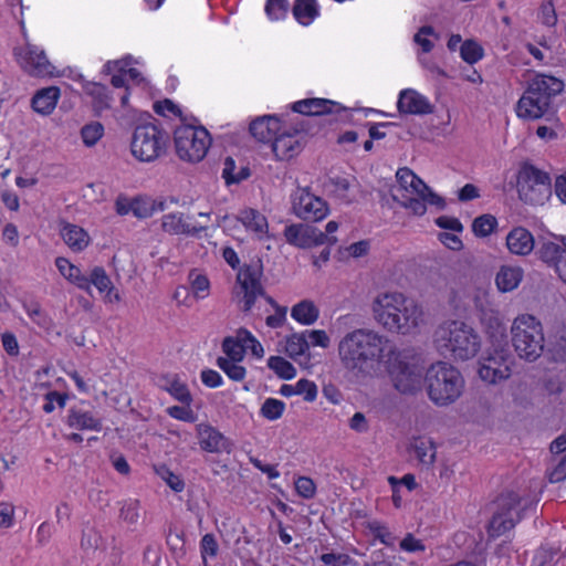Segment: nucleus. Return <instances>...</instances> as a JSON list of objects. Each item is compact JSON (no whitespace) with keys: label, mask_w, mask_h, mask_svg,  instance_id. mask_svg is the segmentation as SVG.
Wrapping results in <instances>:
<instances>
[{"label":"nucleus","mask_w":566,"mask_h":566,"mask_svg":"<svg viewBox=\"0 0 566 566\" xmlns=\"http://www.w3.org/2000/svg\"><path fill=\"white\" fill-rule=\"evenodd\" d=\"M60 98V88L57 86H49L39 90L32 98V108L41 115H50Z\"/></svg>","instance_id":"nucleus-28"},{"label":"nucleus","mask_w":566,"mask_h":566,"mask_svg":"<svg viewBox=\"0 0 566 566\" xmlns=\"http://www.w3.org/2000/svg\"><path fill=\"white\" fill-rule=\"evenodd\" d=\"M512 344L520 358L535 361L544 350V332L539 319L531 314L516 316L511 326Z\"/></svg>","instance_id":"nucleus-7"},{"label":"nucleus","mask_w":566,"mask_h":566,"mask_svg":"<svg viewBox=\"0 0 566 566\" xmlns=\"http://www.w3.org/2000/svg\"><path fill=\"white\" fill-rule=\"evenodd\" d=\"M524 276L521 266L502 265L496 273L495 284L499 291L506 293L517 289Z\"/></svg>","instance_id":"nucleus-31"},{"label":"nucleus","mask_w":566,"mask_h":566,"mask_svg":"<svg viewBox=\"0 0 566 566\" xmlns=\"http://www.w3.org/2000/svg\"><path fill=\"white\" fill-rule=\"evenodd\" d=\"M399 113L408 115H428L433 113V105L419 92L412 88L402 90L397 102Z\"/></svg>","instance_id":"nucleus-22"},{"label":"nucleus","mask_w":566,"mask_h":566,"mask_svg":"<svg viewBox=\"0 0 566 566\" xmlns=\"http://www.w3.org/2000/svg\"><path fill=\"white\" fill-rule=\"evenodd\" d=\"M390 340L371 328H356L346 333L338 342L340 365L356 376H370L374 366L386 359Z\"/></svg>","instance_id":"nucleus-1"},{"label":"nucleus","mask_w":566,"mask_h":566,"mask_svg":"<svg viewBox=\"0 0 566 566\" xmlns=\"http://www.w3.org/2000/svg\"><path fill=\"white\" fill-rule=\"evenodd\" d=\"M403 552L417 553L423 552L426 546L422 541L416 538L411 533H408L399 544Z\"/></svg>","instance_id":"nucleus-63"},{"label":"nucleus","mask_w":566,"mask_h":566,"mask_svg":"<svg viewBox=\"0 0 566 566\" xmlns=\"http://www.w3.org/2000/svg\"><path fill=\"white\" fill-rule=\"evenodd\" d=\"M287 0H268L265 4V13L273 21L282 20L289 12Z\"/></svg>","instance_id":"nucleus-51"},{"label":"nucleus","mask_w":566,"mask_h":566,"mask_svg":"<svg viewBox=\"0 0 566 566\" xmlns=\"http://www.w3.org/2000/svg\"><path fill=\"white\" fill-rule=\"evenodd\" d=\"M266 301L275 308V313L266 317V325L277 328L283 325L286 318V307L277 305L270 296H265Z\"/></svg>","instance_id":"nucleus-56"},{"label":"nucleus","mask_w":566,"mask_h":566,"mask_svg":"<svg viewBox=\"0 0 566 566\" xmlns=\"http://www.w3.org/2000/svg\"><path fill=\"white\" fill-rule=\"evenodd\" d=\"M190 279H191V287H192V291H193V294L196 295V297L205 298L209 292V286H210L209 280L205 275L195 274V273L190 274Z\"/></svg>","instance_id":"nucleus-57"},{"label":"nucleus","mask_w":566,"mask_h":566,"mask_svg":"<svg viewBox=\"0 0 566 566\" xmlns=\"http://www.w3.org/2000/svg\"><path fill=\"white\" fill-rule=\"evenodd\" d=\"M518 198L531 206H542L552 196V179L548 172L524 163L517 172Z\"/></svg>","instance_id":"nucleus-9"},{"label":"nucleus","mask_w":566,"mask_h":566,"mask_svg":"<svg viewBox=\"0 0 566 566\" xmlns=\"http://www.w3.org/2000/svg\"><path fill=\"white\" fill-rule=\"evenodd\" d=\"M293 15L296 21L303 25H308L318 15V6L316 0H295L293 6Z\"/></svg>","instance_id":"nucleus-35"},{"label":"nucleus","mask_w":566,"mask_h":566,"mask_svg":"<svg viewBox=\"0 0 566 566\" xmlns=\"http://www.w3.org/2000/svg\"><path fill=\"white\" fill-rule=\"evenodd\" d=\"M161 229L169 234L198 237L207 226L191 223L190 217L182 212H171L163 216Z\"/></svg>","instance_id":"nucleus-23"},{"label":"nucleus","mask_w":566,"mask_h":566,"mask_svg":"<svg viewBox=\"0 0 566 566\" xmlns=\"http://www.w3.org/2000/svg\"><path fill=\"white\" fill-rule=\"evenodd\" d=\"M197 437L200 448L207 452L230 453L232 450L230 440L210 424L199 423L197 426Z\"/></svg>","instance_id":"nucleus-21"},{"label":"nucleus","mask_w":566,"mask_h":566,"mask_svg":"<svg viewBox=\"0 0 566 566\" xmlns=\"http://www.w3.org/2000/svg\"><path fill=\"white\" fill-rule=\"evenodd\" d=\"M292 212L305 221L317 222L327 217V202L314 195L308 187H297L291 193Z\"/></svg>","instance_id":"nucleus-16"},{"label":"nucleus","mask_w":566,"mask_h":566,"mask_svg":"<svg viewBox=\"0 0 566 566\" xmlns=\"http://www.w3.org/2000/svg\"><path fill=\"white\" fill-rule=\"evenodd\" d=\"M559 559V551L553 547H542L534 556L535 566H554Z\"/></svg>","instance_id":"nucleus-53"},{"label":"nucleus","mask_w":566,"mask_h":566,"mask_svg":"<svg viewBox=\"0 0 566 566\" xmlns=\"http://www.w3.org/2000/svg\"><path fill=\"white\" fill-rule=\"evenodd\" d=\"M157 475L165 481L175 492H181L185 489L182 479L174 473L168 467L159 465L155 468Z\"/></svg>","instance_id":"nucleus-49"},{"label":"nucleus","mask_w":566,"mask_h":566,"mask_svg":"<svg viewBox=\"0 0 566 566\" xmlns=\"http://www.w3.org/2000/svg\"><path fill=\"white\" fill-rule=\"evenodd\" d=\"M384 367L392 384V387L402 395H413L422 387L423 375L421 369L408 363L402 352L395 345H390Z\"/></svg>","instance_id":"nucleus-8"},{"label":"nucleus","mask_w":566,"mask_h":566,"mask_svg":"<svg viewBox=\"0 0 566 566\" xmlns=\"http://www.w3.org/2000/svg\"><path fill=\"white\" fill-rule=\"evenodd\" d=\"M210 145V135L203 127L182 125L175 130L176 153L181 160L189 163L202 160Z\"/></svg>","instance_id":"nucleus-13"},{"label":"nucleus","mask_w":566,"mask_h":566,"mask_svg":"<svg viewBox=\"0 0 566 566\" xmlns=\"http://www.w3.org/2000/svg\"><path fill=\"white\" fill-rule=\"evenodd\" d=\"M268 366L281 378L292 379L296 375L294 366L285 358L272 356L269 358Z\"/></svg>","instance_id":"nucleus-42"},{"label":"nucleus","mask_w":566,"mask_h":566,"mask_svg":"<svg viewBox=\"0 0 566 566\" xmlns=\"http://www.w3.org/2000/svg\"><path fill=\"white\" fill-rule=\"evenodd\" d=\"M262 268L259 263L247 264L237 274L235 296L241 310L249 312L259 296H265L261 284Z\"/></svg>","instance_id":"nucleus-15"},{"label":"nucleus","mask_w":566,"mask_h":566,"mask_svg":"<svg viewBox=\"0 0 566 566\" xmlns=\"http://www.w3.org/2000/svg\"><path fill=\"white\" fill-rule=\"evenodd\" d=\"M417 459L424 465H431L436 460V448L430 440H416L413 444Z\"/></svg>","instance_id":"nucleus-40"},{"label":"nucleus","mask_w":566,"mask_h":566,"mask_svg":"<svg viewBox=\"0 0 566 566\" xmlns=\"http://www.w3.org/2000/svg\"><path fill=\"white\" fill-rule=\"evenodd\" d=\"M371 310L375 321L390 333L413 335L426 324L421 304L400 292L378 294Z\"/></svg>","instance_id":"nucleus-2"},{"label":"nucleus","mask_w":566,"mask_h":566,"mask_svg":"<svg viewBox=\"0 0 566 566\" xmlns=\"http://www.w3.org/2000/svg\"><path fill=\"white\" fill-rule=\"evenodd\" d=\"M326 189L329 193L345 203H349L353 200L349 196L350 182L346 178H331L326 184Z\"/></svg>","instance_id":"nucleus-38"},{"label":"nucleus","mask_w":566,"mask_h":566,"mask_svg":"<svg viewBox=\"0 0 566 566\" xmlns=\"http://www.w3.org/2000/svg\"><path fill=\"white\" fill-rule=\"evenodd\" d=\"M285 410V403L275 398H268L261 407V415L268 420H276L282 417Z\"/></svg>","instance_id":"nucleus-46"},{"label":"nucleus","mask_w":566,"mask_h":566,"mask_svg":"<svg viewBox=\"0 0 566 566\" xmlns=\"http://www.w3.org/2000/svg\"><path fill=\"white\" fill-rule=\"evenodd\" d=\"M167 142V133L157 125H138L132 137V155L139 161L151 163L165 154Z\"/></svg>","instance_id":"nucleus-12"},{"label":"nucleus","mask_w":566,"mask_h":566,"mask_svg":"<svg viewBox=\"0 0 566 566\" xmlns=\"http://www.w3.org/2000/svg\"><path fill=\"white\" fill-rule=\"evenodd\" d=\"M140 503L138 500L128 499L122 502L119 517L128 525H136L140 518Z\"/></svg>","instance_id":"nucleus-39"},{"label":"nucleus","mask_w":566,"mask_h":566,"mask_svg":"<svg viewBox=\"0 0 566 566\" xmlns=\"http://www.w3.org/2000/svg\"><path fill=\"white\" fill-rule=\"evenodd\" d=\"M551 353L555 360H566V328L555 335L551 345Z\"/></svg>","instance_id":"nucleus-55"},{"label":"nucleus","mask_w":566,"mask_h":566,"mask_svg":"<svg viewBox=\"0 0 566 566\" xmlns=\"http://www.w3.org/2000/svg\"><path fill=\"white\" fill-rule=\"evenodd\" d=\"M284 237L287 243L300 249H310L331 242L324 232L307 223H294L285 227Z\"/></svg>","instance_id":"nucleus-19"},{"label":"nucleus","mask_w":566,"mask_h":566,"mask_svg":"<svg viewBox=\"0 0 566 566\" xmlns=\"http://www.w3.org/2000/svg\"><path fill=\"white\" fill-rule=\"evenodd\" d=\"M429 398L438 406L454 402L462 394L464 379L461 373L447 361L432 364L426 373Z\"/></svg>","instance_id":"nucleus-6"},{"label":"nucleus","mask_w":566,"mask_h":566,"mask_svg":"<svg viewBox=\"0 0 566 566\" xmlns=\"http://www.w3.org/2000/svg\"><path fill=\"white\" fill-rule=\"evenodd\" d=\"M55 265L59 272L71 283L76 285L78 289L88 291V281L86 280V274L81 271L80 268L72 264L65 258H57L55 260Z\"/></svg>","instance_id":"nucleus-32"},{"label":"nucleus","mask_w":566,"mask_h":566,"mask_svg":"<svg viewBox=\"0 0 566 566\" xmlns=\"http://www.w3.org/2000/svg\"><path fill=\"white\" fill-rule=\"evenodd\" d=\"M66 423L77 430H93L101 431L102 422L92 411L83 410L80 408H72L69 410Z\"/></svg>","instance_id":"nucleus-27"},{"label":"nucleus","mask_w":566,"mask_h":566,"mask_svg":"<svg viewBox=\"0 0 566 566\" xmlns=\"http://www.w3.org/2000/svg\"><path fill=\"white\" fill-rule=\"evenodd\" d=\"M564 88V83L549 75L538 74L528 84L517 102V116L524 119H538L548 113L552 98Z\"/></svg>","instance_id":"nucleus-5"},{"label":"nucleus","mask_w":566,"mask_h":566,"mask_svg":"<svg viewBox=\"0 0 566 566\" xmlns=\"http://www.w3.org/2000/svg\"><path fill=\"white\" fill-rule=\"evenodd\" d=\"M222 349L227 355L226 358L232 360H242L244 357V345L240 344V342L234 340L233 337H226L222 343Z\"/></svg>","instance_id":"nucleus-54"},{"label":"nucleus","mask_w":566,"mask_h":566,"mask_svg":"<svg viewBox=\"0 0 566 566\" xmlns=\"http://www.w3.org/2000/svg\"><path fill=\"white\" fill-rule=\"evenodd\" d=\"M514 358L509 349L493 345L479 359V377L488 384L495 385L512 375Z\"/></svg>","instance_id":"nucleus-14"},{"label":"nucleus","mask_w":566,"mask_h":566,"mask_svg":"<svg viewBox=\"0 0 566 566\" xmlns=\"http://www.w3.org/2000/svg\"><path fill=\"white\" fill-rule=\"evenodd\" d=\"M396 179L397 185L391 188V197L412 214L423 216L427 205L444 207V200L408 167L399 168Z\"/></svg>","instance_id":"nucleus-4"},{"label":"nucleus","mask_w":566,"mask_h":566,"mask_svg":"<svg viewBox=\"0 0 566 566\" xmlns=\"http://www.w3.org/2000/svg\"><path fill=\"white\" fill-rule=\"evenodd\" d=\"M296 395L303 396L304 400L312 402L316 399L317 387L316 385L307 379H300L296 382Z\"/></svg>","instance_id":"nucleus-58"},{"label":"nucleus","mask_w":566,"mask_h":566,"mask_svg":"<svg viewBox=\"0 0 566 566\" xmlns=\"http://www.w3.org/2000/svg\"><path fill=\"white\" fill-rule=\"evenodd\" d=\"M295 489L297 494L304 499H312L316 492L314 481L307 476H300L295 481Z\"/></svg>","instance_id":"nucleus-59"},{"label":"nucleus","mask_w":566,"mask_h":566,"mask_svg":"<svg viewBox=\"0 0 566 566\" xmlns=\"http://www.w3.org/2000/svg\"><path fill=\"white\" fill-rule=\"evenodd\" d=\"M240 361L241 360H232L219 357L217 365L226 373L230 379L234 381H241L245 377V368L239 364Z\"/></svg>","instance_id":"nucleus-41"},{"label":"nucleus","mask_w":566,"mask_h":566,"mask_svg":"<svg viewBox=\"0 0 566 566\" xmlns=\"http://www.w3.org/2000/svg\"><path fill=\"white\" fill-rule=\"evenodd\" d=\"M308 352V340L306 338V333H294L286 338L285 343V353L294 360H298V358H306V353Z\"/></svg>","instance_id":"nucleus-36"},{"label":"nucleus","mask_w":566,"mask_h":566,"mask_svg":"<svg viewBox=\"0 0 566 566\" xmlns=\"http://www.w3.org/2000/svg\"><path fill=\"white\" fill-rule=\"evenodd\" d=\"M86 280L88 281L87 292H91V285H94L101 293H111L113 290V283L102 266L93 268L90 273L86 274Z\"/></svg>","instance_id":"nucleus-37"},{"label":"nucleus","mask_w":566,"mask_h":566,"mask_svg":"<svg viewBox=\"0 0 566 566\" xmlns=\"http://www.w3.org/2000/svg\"><path fill=\"white\" fill-rule=\"evenodd\" d=\"M534 245V237L526 228L515 227L506 235V247L512 254L528 255Z\"/></svg>","instance_id":"nucleus-24"},{"label":"nucleus","mask_w":566,"mask_h":566,"mask_svg":"<svg viewBox=\"0 0 566 566\" xmlns=\"http://www.w3.org/2000/svg\"><path fill=\"white\" fill-rule=\"evenodd\" d=\"M306 143V133L298 128H287L277 133L272 142V150L280 160L297 156Z\"/></svg>","instance_id":"nucleus-18"},{"label":"nucleus","mask_w":566,"mask_h":566,"mask_svg":"<svg viewBox=\"0 0 566 566\" xmlns=\"http://www.w3.org/2000/svg\"><path fill=\"white\" fill-rule=\"evenodd\" d=\"M482 324L485 333L489 335L492 343H501L506 337V327L502 318L494 313H485L482 317Z\"/></svg>","instance_id":"nucleus-34"},{"label":"nucleus","mask_w":566,"mask_h":566,"mask_svg":"<svg viewBox=\"0 0 566 566\" xmlns=\"http://www.w3.org/2000/svg\"><path fill=\"white\" fill-rule=\"evenodd\" d=\"M433 344L446 358L467 361L480 353L482 337L475 328L465 322L447 321L436 328Z\"/></svg>","instance_id":"nucleus-3"},{"label":"nucleus","mask_w":566,"mask_h":566,"mask_svg":"<svg viewBox=\"0 0 566 566\" xmlns=\"http://www.w3.org/2000/svg\"><path fill=\"white\" fill-rule=\"evenodd\" d=\"M102 537L98 531L92 526L84 527L81 538V547L86 552L95 551L99 547Z\"/></svg>","instance_id":"nucleus-52"},{"label":"nucleus","mask_w":566,"mask_h":566,"mask_svg":"<svg viewBox=\"0 0 566 566\" xmlns=\"http://www.w3.org/2000/svg\"><path fill=\"white\" fill-rule=\"evenodd\" d=\"M460 55L469 64H474L483 56V49L473 40H467L460 45Z\"/></svg>","instance_id":"nucleus-45"},{"label":"nucleus","mask_w":566,"mask_h":566,"mask_svg":"<svg viewBox=\"0 0 566 566\" xmlns=\"http://www.w3.org/2000/svg\"><path fill=\"white\" fill-rule=\"evenodd\" d=\"M525 507L521 496L513 491L501 493L492 503V518L488 533L491 537H499L514 528L521 521V512Z\"/></svg>","instance_id":"nucleus-10"},{"label":"nucleus","mask_w":566,"mask_h":566,"mask_svg":"<svg viewBox=\"0 0 566 566\" xmlns=\"http://www.w3.org/2000/svg\"><path fill=\"white\" fill-rule=\"evenodd\" d=\"M19 66L30 76L52 77L56 75V67L49 61L43 49L25 44L13 51Z\"/></svg>","instance_id":"nucleus-17"},{"label":"nucleus","mask_w":566,"mask_h":566,"mask_svg":"<svg viewBox=\"0 0 566 566\" xmlns=\"http://www.w3.org/2000/svg\"><path fill=\"white\" fill-rule=\"evenodd\" d=\"M170 394L179 401L181 402H190L191 401V395L182 382L178 380H174L170 384L169 388Z\"/></svg>","instance_id":"nucleus-64"},{"label":"nucleus","mask_w":566,"mask_h":566,"mask_svg":"<svg viewBox=\"0 0 566 566\" xmlns=\"http://www.w3.org/2000/svg\"><path fill=\"white\" fill-rule=\"evenodd\" d=\"M104 135V126L99 122H92L81 128V137L86 147H93Z\"/></svg>","instance_id":"nucleus-43"},{"label":"nucleus","mask_w":566,"mask_h":566,"mask_svg":"<svg viewBox=\"0 0 566 566\" xmlns=\"http://www.w3.org/2000/svg\"><path fill=\"white\" fill-rule=\"evenodd\" d=\"M525 507L521 496L513 491L501 493L492 503V518L488 533L491 537H499L514 528L521 521V512Z\"/></svg>","instance_id":"nucleus-11"},{"label":"nucleus","mask_w":566,"mask_h":566,"mask_svg":"<svg viewBox=\"0 0 566 566\" xmlns=\"http://www.w3.org/2000/svg\"><path fill=\"white\" fill-rule=\"evenodd\" d=\"M339 108L335 102L324 98H307L293 104L294 112L310 116L332 113Z\"/></svg>","instance_id":"nucleus-26"},{"label":"nucleus","mask_w":566,"mask_h":566,"mask_svg":"<svg viewBox=\"0 0 566 566\" xmlns=\"http://www.w3.org/2000/svg\"><path fill=\"white\" fill-rule=\"evenodd\" d=\"M15 507L12 503L0 502V527L9 528L14 524Z\"/></svg>","instance_id":"nucleus-60"},{"label":"nucleus","mask_w":566,"mask_h":566,"mask_svg":"<svg viewBox=\"0 0 566 566\" xmlns=\"http://www.w3.org/2000/svg\"><path fill=\"white\" fill-rule=\"evenodd\" d=\"M367 528L373 533V535L378 538L386 546H392L395 543V537L388 530V527L377 520H371L367 522Z\"/></svg>","instance_id":"nucleus-48"},{"label":"nucleus","mask_w":566,"mask_h":566,"mask_svg":"<svg viewBox=\"0 0 566 566\" xmlns=\"http://www.w3.org/2000/svg\"><path fill=\"white\" fill-rule=\"evenodd\" d=\"M219 552V544L211 533L205 534L200 541V554L203 566H207L208 558H214Z\"/></svg>","instance_id":"nucleus-47"},{"label":"nucleus","mask_w":566,"mask_h":566,"mask_svg":"<svg viewBox=\"0 0 566 566\" xmlns=\"http://www.w3.org/2000/svg\"><path fill=\"white\" fill-rule=\"evenodd\" d=\"M539 259L554 269L558 277L566 284V237L543 241L538 248Z\"/></svg>","instance_id":"nucleus-20"},{"label":"nucleus","mask_w":566,"mask_h":566,"mask_svg":"<svg viewBox=\"0 0 566 566\" xmlns=\"http://www.w3.org/2000/svg\"><path fill=\"white\" fill-rule=\"evenodd\" d=\"M304 333H306L308 344L311 343L313 346L327 348L331 344L329 336L323 329L305 331Z\"/></svg>","instance_id":"nucleus-62"},{"label":"nucleus","mask_w":566,"mask_h":566,"mask_svg":"<svg viewBox=\"0 0 566 566\" xmlns=\"http://www.w3.org/2000/svg\"><path fill=\"white\" fill-rule=\"evenodd\" d=\"M280 122L275 116H263L250 124V133L259 142H273L279 133Z\"/></svg>","instance_id":"nucleus-25"},{"label":"nucleus","mask_w":566,"mask_h":566,"mask_svg":"<svg viewBox=\"0 0 566 566\" xmlns=\"http://www.w3.org/2000/svg\"><path fill=\"white\" fill-rule=\"evenodd\" d=\"M291 316L303 325H312L317 321L319 311L312 301L304 300L292 307Z\"/></svg>","instance_id":"nucleus-33"},{"label":"nucleus","mask_w":566,"mask_h":566,"mask_svg":"<svg viewBox=\"0 0 566 566\" xmlns=\"http://www.w3.org/2000/svg\"><path fill=\"white\" fill-rule=\"evenodd\" d=\"M165 209V203L159 202L156 203H149L144 200L135 199L133 200V208L132 213L140 219L150 217L156 210L163 211Z\"/></svg>","instance_id":"nucleus-50"},{"label":"nucleus","mask_w":566,"mask_h":566,"mask_svg":"<svg viewBox=\"0 0 566 566\" xmlns=\"http://www.w3.org/2000/svg\"><path fill=\"white\" fill-rule=\"evenodd\" d=\"M61 235L65 244L74 252L83 251L91 242L88 233L82 227L72 223L63 224Z\"/></svg>","instance_id":"nucleus-29"},{"label":"nucleus","mask_w":566,"mask_h":566,"mask_svg":"<svg viewBox=\"0 0 566 566\" xmlns=\"http://www.w3.org/2000/svg\"><path fill=\"white\" fill-rule=\"evenodd\" d=\"M432 34H434L433 28L426 25L422 27L415 35V42L420 45L422 51L426 53L433 49V43L428 39V36Z\"/></svg>","instance_id":"nucleus-61"},{"label":"nucleus","mask_w":566,"mask_h":566,"mask_svg":"<svg viewBox=\"0 0 566 566\" xmlns=\"http://www.w3.org/2000/svg\"><path fill=\"white\" fill-rule=\"evenodd\" d=\"M237 219L245 227L247 230L252 231L259 239L268 237L269 224L265 216L254 209H244L240 211Z\"/></svg>","instance_id":"nucleus-30"},{"label":"nucleus","mask_w":566,"mask_h":566,"mask_svg":"<svg viewBox=\"0 0 566 566\" xmlns=\"http://www.w3.org/2000/svg\"><path fill=\"white\" fill-rule=\"evenodd\" d=\"M497 226V220L492 214H482L474 219L472 231L476 237L484 238L490 235Z\"/></svg>","instance_id":"nucleus-44"}]
</instances>
